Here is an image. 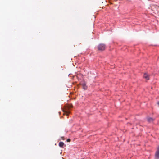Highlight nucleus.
I'll return each mask as SVG.
<instances>
[{"mask_svg":"<svg viewBox=\"0 0 159 159\" xmlns=\"http://www.w3.org/2000/svg\"><path fill=\"white\" fill-rule=\"evenodd\" d=\"M106 48V46L103 43L99 44L98 47V49L100 51L104 50Z\"/></svg>","mask_w":159,"mask_h":159,"instance_id":"obj_1","label":"nucleus"},{"mask_svg":"<svg viewBox=\"0 0 159 159\" xmlns=\"http://www.w3.org/2000/svg\"><path fill=\"white\" fill-rule=\"evenodd\" d=\"M155 159H159V145L157 147L155 154Z\"/></svg>","mask_w":159,"mask_h":159,"instance_id":"obj_2","label":"nucleus"},{"mask_svg":"<svg viewBox=\"0 0 159 159\" xmlns=\"http://www.w3.org/2000/svg\"><path fill=\"white\" fill-rule=\"evenodd\" d=\"M82 88L84 90L87 89L88 88L87 86L86 85V83L85 82H84L81 84Z\"/></svg>","mask_w":159,"mask_h":159,"instance_id":"obj_3","label":"nucleus"},{"mask_svg":"<svg viewBox=\"0 0 159 159\" xmlns=\"http://www.w3.org/2000/svg\"><path fill=\"white\" fill-rule=\"evenodd\" d=\"M158 8L159 7L157 6H152L151 7V9L154 11H155L156 10L157 11Z\"/></svg>","mask_w":159,"mask_h":159,"instance_id":"obj_4","label":"nucleus"},{"mask_svg":"<svg viewBox=\"0 0 159 159\" xmlns=\"http://www.w3.org/2000/svg\"><path fill=\"white\" fill-rule=\"evenodd\" d=\"M143 77L147 80L149 79V75L146 73L144 74Z\"/></svg>","mask_w":159,"mask_h":159,"instance_id":"obj_5","label":"nucleus"},{"mask_svg":"<svg viewBox=\"0 0 159 159\" xmlns=\"http://www.w3.org/2000/svg\"><path fill=\"white\" fill-rule=\"evenodd\" d=\"M147 120L148 121H149V122H151L153 121V120H154V119L150 117V118H148L147 119Z\"/></svg>","mask_w":159,"mask_h":159,"instance_id":"obj_6","label":"nucleus"},{"mask_svg":"<svg viewBox=\"0 0 159 159\" xmlns=\"http://www.w3.org/2000/svg\"><path fill=\"white\" fill-rule=\"evenodd\" d=\"M64 144V143L61 142H60L59 143V146L61 147H63Z\"/></svg>","mask_w":159,"mask_h":159,"instance_id":"obj_7","label":"nucleus"},{"mask_svg":"<svg viewBox=\"0 0 159 159\" xmlns=\"http://www.w3.org/2000/svg\"><path fill=\"white\" fill-rule=\"evenodd\" d=\"M70 113V112L68 110L65 113L66 116H67Z\"/></svg>","mask_w":159,"mask_h":159,"instance_id":"obj_8","label":"nucleus"},{"mask_svg":"<svg viewBox=\"0 0 159 159\" xmlns=\"http://www.w3.org/2000/svg\"><path fill=\"white\" fill-rule=\"evenodd\" d=\"M70 139H68L67 140V142H70Z\"/></svg>","mask_w":159,"mask_h":159,"instance_id":"obj_9","label":"nucleus"},{"mask_svg":"<svg viewBox=\"0 0 159 159\" xmlns=\"http://www.w3.org/2000/svg\"><path fill=\"white\" fill-rule=\"evenodd\" d=\"M157 104L159 105V101L157 102Z\"/></svg>","mask_w":159,"mask_h":159,"instance_id":"obj_10","label":"nucleus"}]
</instances>
